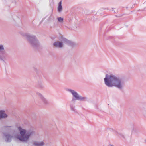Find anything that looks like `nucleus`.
<instances>
[{"mask_svg": "<svg viewBox=\"0 0 146 146\" xmlns=\"http://www.w3.org/2000/svg\"><path fill=\"white\" fill-rule=\"evenodd\" d=\"M57 19L59 23H63L64 19L63 18L60 17H58L57 18Z\"/></svg>", "mask_w": 146, "mask_h": 146, "instance_id": "nucleus-13", "label": "nucleus"}, {"mask_svg": "<svg viewBox=\"0 0 146 146\" xmlns=\"http://www.w3.org/2000/svg\"><path fill=\"white\" fill-rule=\"evenodd\" d=\"M107 130H110V131H111V130H112V129H111L109 128L107 129Z\"/></svg>", "mask_w": 146, "mask_h": 146, "instance_id": "nucleus-15", "label": "nucleus"}, {"mask_svg": "<svg viewBox=\"0 0 146 146\" xmlns=\"http://www.w3.org/2000/svg\"><path fill=\"white\" fill-rule=\"evenodd\" d=\"M8 117V115L5 113V111L4 110H0V119L3 118H7Z\"/></svg>", "mask_w": 146, "mask_h": 146, "instance_id": "nucleus-8", "label": "nucleus"}, {"mask_svg": "<svg viewBox=\"0 0 146 146\" xmlns=\"http://www.w3.org/2000/svg\"><path fill=\"white\" fill-rule=\"evenodd\" d=\"M112 10L115 13H117V11H115V10H114V9H114V8H112Z\"/></svg>", "mask_w": 146, "mask_h": 146, "instance_id": "nucleus-14", "label": "nucleus"}, {"mask_svg": "<svg viewBox=\"0 0 146 146\" xmlns=\"http://www.w3.org/2000/svg\"><path fill=\"white\" fill-rule=\"evenodd\" d=\"M66 90L72 95V102H75L76 100L83 101H86L88 100V98L87 97L80 96L77 92L74 90L67 88L66 89Z\"/></svg>", "mask_w": 146, "mask_h": 146, "instance_id": "nucleus-3", "label": "nucleus"}, {"mask_svg": "<svg viewBox=\"0 0 146 146\" xmlns=\"http://www.w3.org/2000/svg\"><path fill=\"white\" fill-rule=\"evenodd\" d=\"M146 9V7L144 8V10H145V9Z\"/></svg>", "mask_w": 146, "mask_h": 146, "instance_id": "nucleus-18", "label": "nucleus"}, {"mask_svg": "<svg viewBox=\"0 0 146 146\" xmlns=\"http://www.w3.org/2000/svg\"><path fill=\"white\" fill-rule=\"evenodd\" d=\"M75 106L74 104H71L70 105L71 110L75 113L76 112V109H75Z\"/></svg>", "mask_w": 146, "mask_h": 146, "instance_id": "nucleus-12", "label": "nucleus"}, {"mask_svg": "<svg viewBox=\"0 0 146 146\" xmlns=\"http://www.w3.org/2000/svg\"><path fill=\"white\" fill-rule=\"evenodd\" d=\"M109 146H114L113 145H110Z\"/></svg>", "mask_w": 146, "mask_h": 146, "instance_id": "nucleus-17", "label": "nucleus"}, {"mask_svg": "<svg viewBox=\"0 0 146 146\" xmlns=\"http://www.w3.org/2000/svg\"><path fill=\"white\" fill-rule=\"evenodd\" d=\"M8 57L7 52L5 50L4 46L0 44V60L4 62L8 60Z\"/></svg>", "mask_w": 146, "mask_h": 146, "instance_id": "nucleus-6", "label": "nucleus"}, {"mask_svg": "<svg viewBox=\"0 0 146 146\" xmlns=\"http://www.w3.org/2000/svg\"><path fill=\"white\" fill-rule=\"evenodd\" d=\"M64 44H66L72 47H74L76 45L74 42L70 41L66 38L62 37L60 41H56L53 44V45L55 47L62 48L63 47Z\"/></svg>", "mask_w": 146, "mask_h": 146, "instance_id": "nucleus-4", "label": "nucleus"}, {"mask_svg": "<svg viewBox=\"0 0 146 146\" xmlns=\"http://www.w3.org/2000/svg\"><path fill=\"white\" fill-rule=\"evenodd\" d=\"M105 84L109 87H115L119 90H122L125 86V79L113 74H106L104 79Z\"/></svg>", "mask_w": 146, "mask_h": 146, "instance_id": "nucleus-2", "label": "nucleus"}, {"mask_svg": "<svg viewBox=\"0 0 146 146\" xmlns=\"http://www.w3.org/2000/svg\"><path fill=\"white\" fill-rule=\"evenodd\" d=\"M51 15H50L49 16V19H50L51 18Z\"/></svg>", "mask_w": 146, "mask_h": 146, "instance_id": "nucleus-16", "label": "nucleus"}, {"mask_svg": "<svg viewBox=\"0 0 146 146\" xmlns=\"http://www.w3.org/2000/svg\"><path fill=\"white\" fill-rule=\"evenodd\" d=\"M3 128L9 131L8 133L5 132L3 133V137L6 142H10L11 141L13 138H17L23 142H26L28 140L30 136L34 132L31 130H26L23 129L21 127H18L21 135L15 131L13 126H4Z\"/></svg>", "mask_w": 146, "mask_h": 146, "instance_id": "nucleus-1", "label": "nucleus"}, {"mask_svg": "<svg viewBox=\"0 0 146 146\" xmlns=\"http://www.w3.org/2000/svg\"><path fill=\"white\" fill-rule=\"evenodd\" d=\"M62 9V2L60 1L58 3V7L57 10L59 12H61Z\"/></svg>", "mask_w": 146, "mask_h": 146, "instance_id": "nucleus-11", "label": "nucleus"}, {"mask_svg": "<svg viewBox=\"0 0 146 146\" xmlns=\"http://www.w3.org/2000/svg\"><path fill=\"white\" fill-rule=\"evenodd\" d=\"M36 94L37 96L44 104H48V102L46 99L41 93L39 92H37Z\"/></svg>", "mask_w": 146, "mask_h": 146, "instance_id": "nucleus-7", "label": "nucleus"}, {"mask_svg": "<svg viewBox=\"0 0 146 146\" xmlns=\"http://www.w3.org/2000/svg\"><path fill=\"white\" fill-rule=\"evenodd\" d=\"M21 35L27 39L29 43L32 46L36 47L39 45V43L35 36L27 33H23Z\"/></svg>", "mask_w": 146, "mask_h": 146, "instance_id": "nucleus-5", "label": "nucleus"}, {"mask_svg": "<svg viewBox=\"0 0 146 146\" xmlns=\"http://www.w3.org/2000/svg\"><path fill=\"white\" fill-rule=\"evenodd\" d=\"M115 134L116 135L119 137L123 138H125V136L124 135L121 133H120L116 131L115 132Z\"/></svg>", "mask_w": 146, "mask_h": 146, "instance_id": "nucleus-10", "label": "nucleus"}, {"mask_svg": "<svg viewBox=\"0 0 146 146\" xmlns=\"http://www.w3.org/2000/svg\"><path fill=\"white\" fill-rule=\"evenodd\" d=\"M33 144L36 146H43L44 145V143L43 141H35L34 142Z\"/></svg>", "mask_w": 146, "mask_h": 146, "instance_id": "nucleus-9", "label": "nucleus"}]
</instances>
